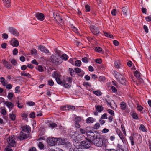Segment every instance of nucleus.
<instances>
[{"label": "nucleus", "instance_id": "nucleus-1", "mask_svg": "<svg viewBox=\"0 0 151 151\" xmlns=\"http://www.w3.org/2000/svg\"><path fill=\"white\" fill-rule=\"evenodd\" d=\"M92 143L98 147H101L103 146H106V144L104 141V139L99 135L96 134V138L92 141Z\"/></svg>", "mask_w": 151, "mask_h": 151}, {"label": "nucleus", "instance_id": "nucleus-2", "mask_svg": "<svg viewBox=\"0 0 151 151\" xmlns=\"http://www.w3.org/2000/svg\"><path fill=\"white\" fill-rule=\"evenodd\" d=\"M47 143L48 144L51 146H53L55 145L56 142L58 141L59 142L60 144L63 145L65 143V141L64 139H62L61 138L57 139L55 138H48L47 139Z\"/></svg>", "mask_w": 151, "mask_h": 151}, {"label": "nucleus", "instance_id": "nucleus-3", "mask_svg": "<svg viewBox=\"0 0 151 151\" xmlns=\"http://www.w3.org/2000/svg\"><path fill=\"white\" fill-rule=\"evenodd\" d=\"M91 142L88 140L82 141L79 145L80 149H87L90 147Z\"/></svg>", "mask_w": 151, "mask_h": 151}, {"label": "nucleus", "instance_id": "nucleus-4", "mask_svg": "<svg viewBox=\"0 0 151 151\" xmlns=\"http://www.w3.org/2000/svg\"><path fill=\"white\" fill-rule=\"evenodd\" d=\"M105 101V103L109 106L111 108L113 109H116L117 107V106L114 102V101L108 96L107 98H105L104 99Z\"/></svg>", "mask_w": 151, "mask_h": 151}, {"label": "nucleus", "instance_id": "nucleus-5", "mask_svg": "<svg viewBox=\"0 0 151 151\" xmlns=\"http://www.w3.org/2000/svg\"><path fill=\"white\" fill-rule=\"evenodd\" d=\"M115 76L118 81L122 84L125 85L126 84V80L125 78L122 76L120 74H115Z\"/></svg>", "mask_w": 151, "mask_h": 151}, {"label": "nucleus", "instance_id": "nucleus-6", "mask_svg": "<svg viewBox=\"0 0 151 151\" xmlns=\"http://www.w3.org/2000/svg\"><path fill=\"white\" fill-rule=\"evenodd\" d=\"M60 58L55 55H52L50 57V60L53 63L56 65H58L61 63L60 62Z\"/></svg>", "mask_w": 151, "mask_h": 151}, {"label": "nucleus", "instance_id": "nucleus-7", "mask_svg": "<svg viewBox=\"0 0 151 151\" xmlns=\"http://www.w3.org/2000/svg\"><path fill=\"white\" fill-rule=\"evenodd\" d=\"M13 136H9L8 138L7 142L12 147H15L16 145V142L15 140V138Z\"/></svg>", "mask_w": 151, "mask_h": 151}, {"label": "nucleus", "instance_id": "nucleus-8", "mask_svg": "<svg viewBox=\"0 0 151 151\" xmlns=\"http://www.w3.org/2000/svg\"><path fill=\"white\" fill-rule=\"evenodd\" d=\"M86 134L88 138L89 139V141L92 142V141L95 139L96 138V134H94V133L92 132L91 131L86 132Z\"/></svg>", "mask_w": 151, "mask_h": 151}, {"label": "nucleus", "instance_id": "nucleus-9", "mask_svg": "<svg viewBox=\"0 0 151 151\" xmlns=\"http://www.w3.org/2000/svg\"><path fill=\"white\" fill-rule=\"evenodd\" d=\"M90 28L91 31L95 35H97L99 32V28L94 25L91 26Z\"/></svg>", "mask_w": 151, "mask_h": 151}, {"label": "nucleus", "instance_id": "nucleus-10", "mask_svg": "<svg viewBox=\"0 0 151 151\" xmlns=\"http://www.w3.org/2000/svg\"><path fill=\"white\" fill-rule=\"evenodd\" d=\"M2 62L3 63L4 66L8 69H11L12 68L13 66L10 63L6 61L4 59H3L2 60Z\"/></svg>", "mask_w": 151, "mask_h": 151}, {"label": "nucleus", "instance_id": "nucleus-11", "mask_svg": "<svg viewBox=\"0 0 151 151\" xmlns=\"http://www.w3.org/2000/svg\"><path fill=\"white\" fill-rule=\"evenodd\" d=\"M29 135H27L22 132H21L20 133V135L18 138L20 140H23L27 139Z\"/></svg>", "mask_w": 151, "mask_h": 151}, {"label": "nucleus", "instance_id": "nucleus-12", "mask_svg": "<svg viewBox=\"0 0 151 151\" xmlns=\"http://www.w3.org/2000/svg\"><path fill=\"white\" fill-rule=\"evenodd\" d=\"M8 30L10 32L15 36H18L19 35V33L17 30L14 28L13 27H9Z\"/></svg>", "mask_w": 151, "mask_h": 151}, {"label": "nucleus", "instance_id": "nucleus-13", "mask_svg": "<svg viewBox=\"0 0 151 151\" xmlns=\"http://www.w3.org/2000/svg\"><path fill=\"white\" fill-rule=\"evenodd\" d=\"M36 17L37 19L40 21H43L44 19V16L43 14L40 13H37L36 14Z\"/></svg>", "mask_w": 151, "mask_h": 151}, {"label": "nucleus", "instance_id": "nucleus-14", "mask_svg": "<svg viewBox=\"0 0 151 151\" xmlns=\"http://www.w3.org/2000/svg\"><path fill=\"white\" fill-rule=\"evenodd\" d=\"M11 44L13 47H17L19 45V42L18 40L15 38L12 39L10 42Z\"/></svg>", "mask_w": 151, "mask_h": 151}, {"label": "nucleus", "instance_id": "nucleus-15", "mask_svg": "<svg viewBox=\"0 0 151 151\" xmlns=\"http://www.w3.org/2000/svg\"><path fill=\"white\" fill-rule=\"evenodd\" d=\"M52 77L54 78L55 79L58 78H61L62 76L60 73L58 71H55L52 75Z\"/></svg>", "mask_w": 151, "mask_h": 151}, {"label": "nucleus", "instance_id": "nucleus-16", "mask_svg": "<svg viewBox=\"0 0 151 151\" xmlns=\"http://www.w3.org/2000/svg\"><path fill=\"white\" fill-rule=\"evenodd\" d=\"M22 128L23 131L26 132H29L31 131L30 127L27 125L23 126Z\"/></svg>", "mask_w": 151, "mask_h": 151}, {"label": "nucleus", "instance_id": "nucleus-17", "mask_svg": "<svg viewBox=\"0 0 151 151\" xmlns=\"http://www.w3.org/2000/svg\"><path fill=\"white\" fill-rule=\"evenodd\" d=\"M38 48L41 51L47 54L49 53V50L44 46H38Z\"/></svg>", "mask_w": 151, "mask_h": 151}, {"label": "nucleus", "instance_id": "nucleus-18", "mask_svg": "<svg viewBox=\"0 0 151 151\" xmlns=\"http://www.w3.org/2000/svg\"><path fill=\"white\" fill-rule=\"evenodd\" d=\"M4 104L9 108L10 110H12L14 106V105L11 102H5Z\"/></svg>", "mask_w": 151, "mask_h": 151}, {"label": "nucleus", "instance_id": "nucleus-19", "mask_svg": "<svg viewBox=\"0 0 151 151\" xmlns=\"http://www.w3.org/2000/svg\"><path fill=\"white\" fill-rule=\"evenodd\" d=\"M3 3L5 6L9 8L10 6V0H2Z\"/></svg>", "mask_w": 151, "mask_h": 151}, {"label": "nucleus", "instance_id": "nucleus-20", "mask_svg": "<svg viewBox=\"0 0 151 151\" xmlns=\"http://www.w3.org/2000/svg\"><path fill=\"white\" fill-rule=\"evenodd\" d=\"M129 11V9L128 7H124L122 8V11L123 14H124L126 16L127 15V13Z\"/></svg>", "mask_w": 151, "mask_h": 151}, {"label": "nucleus", "instance_id": "nucleus-21", "mask_svg": "<svg viewBox=\"0 0 151 151\" xmlns=\"http://www.w3.org/2000/svg\"><path fill=\"white\" fill-rule=\"evenodd\" d=\"M95 120V119L91 117H89L87 119L86 123L88 124L92 123Z\"/></svg>", "mask_w": 151, "mask_h": 151}, {"label": "nucleus", "instance_id": "nucleus-22", "mask_svg": "<svg viewBox=\"0 0 151 151\" xmlns=\"http://www.w3.org/2000/svg\"><path fill=\"white\" fill-rule=\"evenodd\" d=\"M63 85L66 88H68L71 86V84L70 83H68L67 82L63 80Z\"/></svg>", "mask_w": 151, "mask_h": 151}, {"label": "nucleus", "instance_id": "nucleus-23", "mask_svg": "<svg viewBox=\"0 0 151 151\" xmlns=\"http://www.w3.org/2000/svg\"><path fill=\"white\" fill-rule=\"evenodd\" d=\"M57 83L62 86H63V80H61V78H58L55 79Z\"/></svg>", "mask_w": 151, "mask_h": 151}, {"label": "nucleus", "instance_id": "nucleus-24", "mask_svg": "<svg viewBox=\"0 0 151 151\" xmlns=\"http://www.w3.org/2000/svg\"><path fill=\"white\" fill-rule=\"evenodd\" d=\"M120 107L121 109L122 110L125 109L126 107V104L124 102H122L120 103Z\"/></svg>", "mask_w": 151, "mask_h": 151}, {"label": "nucleus", "instance_id": "nucleus-25", "mask_svg": "<svg viewBox=\"0 0 151 151\" xmlns=\"http://www.w3.org/2000/svg\"><path fill=\"white\" fill-rule=\"evenodd\" d=\"M21 75L22 76H27L29 78H30L31 76V75L29 73H25V72H24V71L22 72L21 73Z\"/></svg>", "mask_w": 151, "mask_h": 151}, {"label": "nucleus", "instance_id": "nucleus-26", "mask_svg": "<svg viewBox=\"0 0 151 151\" xmlns=\"http://www.w3.org/2000/svg\"><path fill=\"white\" fill-rule=\"evenodd\" d=\"M93 93L97 96H101L102 93L99 90L94 91H93Z\"/></svg>", "mask_w": 151, "mask_h": 151}, {"label": "nucleus", "instance_id": "nucleus-27", "mask_svg": "<svg viewBox=\"0 0 151 151\" xmlns=\"http://www.w3.org/2000/svg\"><path fill=\"white\" fill-rule=\"evenodd\" d=\"M139 129L143 132H146V129L145 127L143 124H141L139 127Z\"/></svg>", "mask_w": 151, "mask_h": 151}, {"label": "nucleus", "instance_id": "nucleus-28", "mask_svg": "<svg viewBox=\"0 0 151 151\" xmlns=\"http://www.w3.org/2000/svg\"><path fill=\"white\" fill-rule=\"evenodd\" d=\"M96 109L99 112H101L103 110V107L102 106H98Z\"/></svg>", "mask_w": 151, "mask_h": 151}, {"label": "nucleus", "instance_id": "nucleus-29", "mask_svg": "<svg viewBox=\"0 0 151 151\" xmlns=\"http://www.w3.org/2000/svg\"><path fill=\"white\" fill-rule=\"evenodd\" d=\"M81 62L80 60H77L75 63V65L76 66L80 67L81 65Z\"/></svg>", "mask_w": 151, "mask_h": 151}, {"label": "nucleus", "instance_id": "nucleus-30", "mask_svg": "<svg viewBox=\"0 0 151 151\" xmlns=\"http://www.w3.org/2000/svg\"><path fill=\"white\" fill-rule=\"evenodd\" d=\"M80 149L77 147H76L74 149L70 148L69 149V151H83V150H80Z\"/></svg>", "mask_w": 151, "mask_h": 151}, {"label": "nucleus", "instance_id": "nucleus-31", "mask_svg": "<svg viewBox=\"0 0 151 151\" xmlns=\"http://www.w3.org/2000/svg\"><path fill=\"white\" fill-rule=\"evenodd\" d=\"M69 107H70V106H64L61 107V109L63 110H70V108Z\"/></svg>", "mask_w": 151, "mask_h": 151}, {"label": "nucleus", "instance_id": "nucleus-32", "mask_svg": "<svg viewBox=\"0 0 151 151\" xmlns=\"http://www.w3.org/2000/svg\"><path fill=\"white\" fill-rule=\"evenodd\" d=\"M104 35L105 36L107 37H110L111 38H113V36L112 35L108 33H107L106 32H104Z\"/></svg>", "mask_w": 151, "mask_h": 151}, {"label": "nucleus", "instance_id": "nucleus-33", "mask_svg": "<svg viewBox=\"0 0 151 151\" xmlns=\"http://www.w3.org/2000/svg\"><path fill=\"white\" fill-rule=\"evenodd\" d=\"M60 24H62L64 22L62 18L60 17L58 18V20H56Z\"/></svg>", "mask_w": 151, "mask_h": 151}, {"label": "nucleus", "instance_id": "nucleus-34", "mask_svg": "<svg viewBox=\"0 0 151 151\" xmlns=\"http://www.w3.org/2000/svg\"><path fill=\"white\" fill-rule=\"evenodd\" d=\"M38 146L39 148L40 149H43L44 147V145H43V144L41 142H40L39 143L38 145Z\"/></svg>", "mask_w": 151, "mask_h": 151}, {"label": "nucleus", "instance_id": "nucleus-35", "mask_svg": "<svg viewBox=\"0 0 151 151\" xmlns=\"http://www.w3.org/2000/svg\"><path fill=\"white\" fill-rule=\"evenodd\" d=\"M11 63L14 65H17V63L16 60L14 59H12L10 61Z\"/></svg>", "mask_w": 151, "mask_h": 151}, {"label": "nucleus", "instance_id": "nucleus-36", "mask_svg": "<svg viewBox=\"0 0 151 151\" xmlns=\"http://www.w3.org/2000/svg\"><path fill=\"white\" fill-rule=\"evenodd\" d=\"M95 50L97 52H100L102 50V48L100 47H97L95 48Z\"/></svg>", "mask_w": 151, "mask_h": 151}, {"label": "nucleus", "instance_id": "nucleus-37", "mask_svg": "<svg viewBox=\"0 0 151 151\" xmlns=\"http://www.w3.org/2000/svg\"><path fill=\"white\" fill-rule=\"evenodd\" d=\"M62 59L64 60H66L68 59V57L67 55L65 54H63L62 55Z\"/></svg>", "mask_w": 151, "mask_h": 151}, {"label": "nucleus", "instance_id": "nucleus-38", "mask_svg": "<svg viewBox=\"0 0 151 151\" xmlns=\"http://www.w3.org/2000/svg\"><path fill=\"white\" fill-rule=\"evenodd\" d=\"M13 95L14 94L13 93H9L8 94L7 97L10 100L13 98Z\"/></svg>", "mask_w": 151, "mask_h": 151}, {"label": "nucleus", "instance_id": "nucleus-39", "mask_svg": "<svg viewBox=\"0 0 151 151\" xmlns=\"http://www.w3.org/2000/svg\"><path fill=\"white\" fill-rule=\"evenodd\" d=\"M48 84L50 86H52L54 84V82L52 79H50L48 81Z\"/></svg>", "mask_w": 151, "mask_h": 151}, {"label": "nucleus", "instance_id": "nucleus-40", "mask_svg": "<svg viewBox=\"0 0 151 151\" xmlns=\"http://www.w3.org/2000/svg\"><path fill=\"white\" fill-rule=\"evenodd\" d=\"M37 70L40 72H42L44 71L43 67L41 65L38 66Z\"/></svg>", "mask_w": 151, "mask_h": 151}, {"label": "nucleus", "instance_id": "nucleus-41", "mask_svg": "<svg viewBox=\"0 0 151 151\" xmlns=\"http://www.w3.org/2000/svg\"><path fill=\"white\" fill-rule=\"evenodd\" d=\"M81 120V118L80 117H76L75 119V122L76 123H79Z\"/></svg>", "mask_w": 151, "mask_h": 151}, {"label": "nucleus", "instance_id": "nucleus-42", "mask_svg": "<svg viewBox=\"0 0 151 151\" xmlns=\"http://www.w3.org/2000/svg\"><path fill=\"white\" fill-rule=\"evenodd\" d=\"M107 111L109 114H110L111 115L113 116L114 115V112L113 110L111 109H108L107 110Z\"/></svg>", "mask_w": 151, "mask_h": 151}, {"label": "nucleus", "instance_id": "nucleus-43", "mask_svg": "<svg viewBox=\"0 0 151 151\" xmlns=\"http://www.w3.org/2000/svg\"><path fill=\"white\" fill-rule=\"evenodd\" d=\"M100 127V124L99 123H96L93 127V128L95 129H97Z\"/></svg>", "mask_w": 151, "mask_h": 151}, {"label": "nucleus", "instance_id": "nucleus-44", "mask_svg": "<svg viewBox=\"0 0 151 151\" xmlns=\"http://www.w3.org/2000/svg\"><path fill=\"white\" fill-rule=\"evenodd\" d=\"M10 117L12 120H14L15 118V116L13 114H10Z\"/></svg>", "mask_w": 151, "mask_h": 151}, {"label": "nucleus", "instance_id": "nucleus-45", "mask_svg": "<svg viewBox=\"0 0 151 151\" xmlns=\"http://www.w3.org/2000/svg\"><path fill=\"white\" fill-rule=\"evenodd\" d=\"M74 70L75 72L77 73H80L81 71V69L78 68H75Z\"/></svg>", "mask_w": 151, "mask_h": 151}, {"label": "nucleus", "instance_id": "nucleus-46", "mask_svg": "<svg viewBox=\"0 0 151 151\" xmlns=\"http://www.w3.org/2000/svg\"><path fill=\"white\" fill-rule=\"evenodd\" d=\"M69 70L70 72V74L72 76H74V70L72 68H69Z\"/></svg>", "mask_w": 151, "mask_h": 151}, {"label": "nucleus", "instance_id": "nucleus-47", "mask_svg": "<svg viewBox=\"0 0 151 151\" xmlns=\"http://www.w3.org/2000/svg\"><path fill=\"white\" fill-rule=\"evenodd\" d=\"M82 61L85 63H87L88 62V58L86 57H84L82 58Z\"/></svg>", "mask_w": 151, "mask_h": 151}, {"label": "nucleus", "instance_id": "nucleus-48", "mask_svg": "<svg viewBox=\"0 0 151 151\" xmlns=\"http://www.w3.org/2000/svg\"><path fill=\"white\" fill-rule=\"evenodd\" d=\"M134 76L137 78H139L140 76L139 73L138 71H136L134 73Z\"/></svg>", "mask_w": 151, "mask_h": 151}, {"label": "nucleus", "instance_id": "nucleus-49", "mask_svg": "<svg viewBox=\"0 0 151 151\" xmlns=\"http://www.w3.org/2000/svg\"><path fill=\"white\" fill-rule=\"evenodd\" d=\"M30 117L32 119H34L35 117V113L34 112H31L29 114Z\"/></svg>", "mask_w": 151, "mask_h": 151}, {"label": "nucleus", "instance_id": "nucleus-50", "mask_svg": "<svg viewBox=\"0 0 151 151\" xmlns=\"http://www.w3.org/2000/svg\"><path fill=\"white\" fill-rule=\"evenodd\" d=\"M85 8L86 12H89L90 11V6L88 5H86L85 6Z\"/></svg>", "mask_w": 151, "mask_h": 151}, {"label": "nucleus", "instance_id": "nucleus-51", "mask_svg": "<svg viewBox=\"0 0 151 151\" xmlns=\"http://www.w3.org/2000/svg\"><path fill=\"white\" fill-rule=\"evenodd\" d=\"M130 140L131 141V145H134V139L132 137V136H130L129 137Z\"/></svg>", "mask_w": 151, "mask_h": 151}, {"label": "nucleus", "instance_id": "nucleus-52", "mask_svg": "<svg viewBox=\"0 0 151 151\" xmlns=\"http://www.w3.org/2000/svg\"><path fill=\"white\" fill-rule=\"evenodd\" d=\"M132 116L133 118L135 119H137L138 118L137 114L136 113H133L132 114Z\"/></svg>", "mask_w": 151, "mask_h": 151}, {"label": "nucleus", "instance_id": "nucleus-53", "mask_svg": "<svg viewBox=\"0 0 151 151\" xmlns=\"http://www.w3.org/2000/svg\"><path fill=\"white\" fill-rule=\"evenodd\" d=\"M1 114L4 116L6 115V110L5 109H3L1 110Z\"/></svg>", "mask_w": 151, "mask_h": 151}, {"label": "nucleus", "instance_id": "nucleus-54", "mask_svg": "<svg viewBox=\"0 0 151 151\" xmlns=\"http://www.w3.org/2000/svg\"><path fill=\"white\" fill-rule=\"evenodd\" d=\"M95 62L98 64H101L102 63V60L101 59H97L95 60Z\"/></svg>", "mask_w": 151, "mask_h": 151}, {"label": "nucleus", "instance_id": "nucleus-55", "mask_svg": "<svg viewBox=\"0 0 151 151\" xmlns=\"http://www.w3.org/2000/svg\"><path fill=\"white\" fill-rule=\"evenodd\" d=\"M17 106L19 108H22L23 107V105L22 104H20L18 102L17 103Z\"/></svg>", "mask_w": 151, "mask_h": 151}, {"label": "nucleus", "instance_id": "nucleus-56", "mask_svg": "<svg viewBox=\"0 0 151 151\" xmlns=\"http://www.w3.org/2000/svg\"><path fill=\"white\" fill-rule=\"evenodd\" d=\"M37 52V51L35 49H32L31 50V53L32 54H34V55H36Z\"/></svg>", "mask_w": 151, "mask_h": 151}, {"label": "nucleus", "instance_id": "nucleus-57", "mask_svg": "<svg viewBox=\"0 0 151 151\" xmlns=\"http://www.w3.org/2000/svg\"><path fill=\"white\" fill-rule=\"evenodd\" d=\"M27 104L29 106H32L34 105L35 104V102L32 101L28 102L27 103Z\"/></svg>", "mask_w": 151, "mask_h": 151}, {"label": "nucleus", "instance_id": "nucleus-58", "mask_svg": "<svg viewBox=\"0 0 151 151\" xmlns=\"http://www.w3.org/2000/svg\"><path fill=\"white\" fill-rule=\"evenodd\" d=\"M111 13L112 15L115 16L116 13V10L115 9H113L111 11Z\"/></svg>", "mask_w": 151, "mask_h": 151}, {"label": "nucleus", "instance_id": "nucleus-59", "mask_svg": "<svg viewBox=\"0 0 151 151\" xmlns=\"http://www.w3.org/2000/svg\"><path fill=\"white\" fill-rule=\"evenodd\" d=\"M107 114L106 113H105L104 114H103L101 116V119H107Z\"/></svg>", "mask_w": 151, "mask_h": 151}, {"label": "nucleus", "instance_id": "nucleus-60", "mask_svg": "<svg viewBox=\"0 0 151 151\" xmlns=\"http://www.w3.org/2000/svg\"><path fill=\"white\" fill-rule=\"evenodd\" d=\"M9 146H7L6 148L4 149V151H13V150L9 148Z\"/></svg>", "mask_w": 151, "mask_h": 151}, {"label": "nucleus", "instance_id": "nucleus-61", "mask_svg": "<svg viewBox=\"0 0 151 151\" xmlns=\"http://www.w3.org/2000/svg\"><path fill=\"white\" fill-rule=\"evenodd\" d=\"M20 87L19 86H17L16 87L15 90V93H19L20 92V91L19 90Z\"/></svg>", "mask_w": 151, "mask_h": 151}, {"label": "nucleus", "instance_id": "nucleus-62", "mask_svg": "<svg viewBox=\"0 0 151 151\" xmlns=\"http://www.w3.org/2000/svg\"><path fill=\"white\" fill-rule=\"evenodd\" d=\"M143 28L146 33H147L148 32V29L147 26L145 25H144L143 26Z\"/></svg>", "mask_w": 151, "mask_h": 151}, {"label": "nucleus", "instance_id": "nucleus-63", "mask_svg": "<svg viewBox=\"0 0 151 151\" xmlns=\"http://www.w3.org/2000/svg\"><path fill=\"white\" fill-rule=\"evenodd\" d=\"M12 85L10 84H7L6 86V88L9 89H10L12 88Z\"/></svg>", "mask_w": 151, "mask_h": 151}, {"label": "nucleus", "instance_id": "nucleus-64", "mask_svg": "<svg viewBox=\"0 0 151 151\" xmlns=\"http://www.w3.org/2000/svg\"><path fill=\"white\" fill-rule=\"evenodd\" d=\"M145 18L147 21L150 22L151 21V15L146 17Z\"/></svg>", "mask_w": 151, "mask_h": 151}]
</instances>
